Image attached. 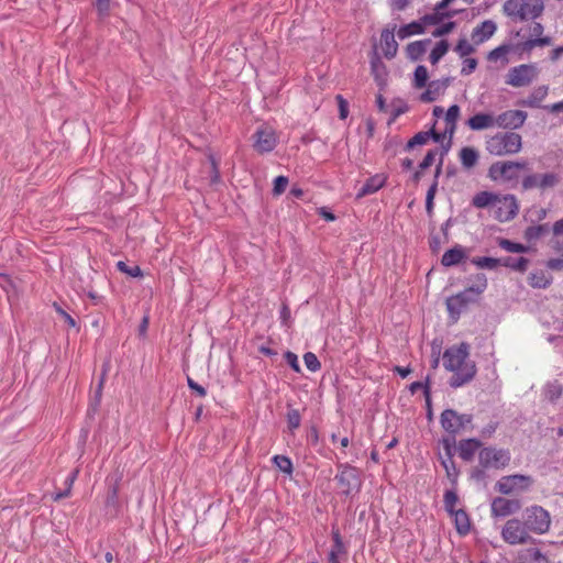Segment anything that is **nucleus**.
Returning a JSON list of instances; mask_svg holds the SVG:
<instances>
[{
  "instance_id": "f257e3e1",
  "label": "nucleus",
  "mask_w": 563,
  "mask_h": 563,
  "mask_svg": "<svg viewBox=\"0 0 563 563\" xmlns=\"http://www.w3.org/2000/svg\"><path fill=\"white\" fill-rule=\"evenodd\" d=\"M442 358L445 369L453 373L450 379L451 387H461L476 374L475 363L470 360V346L464 342L448 347Z\"/></svg>"
},
{
  "instance_id": "f03ea898",
  "label": "nucleus",
  "mask_w": 563,
  "mask_h": 563,
  "mask_svg": "<svg viewBox=\"0 0 563 563\" xmlns=\"http://www.w3.org/2000/svg\"><path fill=\"white\" fill-rule=\"evenodd\" d=\"M522 137L515 132H498L485 141V150L494 156L514 155L521 151Z\"/></svg>"
},
{
  "instance_id": "7ed1b4c3",
  "label": "nucleus",
  "mask_w": 563,
  "mask_h": 563,
  "mask_svg": "<svg viewBox=\"0 0 563 563\" xmlns=\"http://www.w3.org/2000/svg\"><path fill=\"white\" fill-rule=\"evenodd\" d=\"M486 286L487 280L483 276L478 285L471 286L446 299V309L453 321H456L460 318L461 313L475 300L476 296L481 295L485 290Z\"/></svg>"
},
{
  "instance_id": "20e7f679",
  "label": "nucleus",
  "mask_w": 563,
  "mask_h": 563,
  "mask_svg": "<svg viewBox=\"0 0 563 563\" xmlns=\"http://www.w3.org/2000/svg\"><path fill=\"white\" fill-rule=\"evenodd\" d=\"M460 114H461L460 107L457 104H452L444 113L443 130L440 132V131H437L435 129H432V139L435 142H443L446 137L449 139L448 147H445L444 151L441 152V157L448 152V150L451 145V140L455 133L456 123L460 118ZM441 167H442V159L440 161V163L437 167V176L440 174Z\"/></svg>"
},
{
  "instance_id": "39448f33",
  "label": "nucleus",
  "mask_w": 563,
  "mask_h": 563,
  "mask_svg": "<svg viewBox=\"0 0 563 563\" xmlns=\"http://www.w3.org/2000/svg\"><path fill=\"white\" fill-rule=\"evenodd\" d=\"M335 481L341 494L345 496L354 495L361 490L362 478L356 467L350 464H340Z\"/></svg>"
},
{
  "instance_id": "423d86ee",
  "label": "nucleus",
  "mask_w": 563,
  "mask_h": 563,
  "mask_svg": "<svg viewBox=\"0 0 563 563\" xmlns=\"http://www.w3.org/2000/svg\"><path fill=\"white\" fill-rule=\"evenodd\" d=\"M505 11L508 15L525 21L541 15L543 3L540 0H508L505 3Z\"/></svg>"
},
{
  "instance_id": "0eeeda50",
  "label": "nucleus",
  "mask_w": 563,
  "mask_h": 563,
  "mask_svg": "<svg viewBox=\"0 0 563 563\" xmlns=\"http://www.w3.org/2000/svg\"><path fill=\"white\" fill-rule=\"evenodd\" d=\"M538 74L536 65L521 64L508 70L505 82L515 88L526 87L538 77Z\"/></svg>"
},
{
  "instance_id": "6e6552de",
  "label": "nucleus",
  "mask_w": 563,
  "mask_h": 563,
  "mask_svg": "<svg viewBox=\"0 0 563 563\" xmlns=\"http://www.w3.org/2000/svg\"><path fill=\"white\" fill-rule=\"evenodd\" d=\"M479 465L483 468H505L510 462V453L504 449L484 448L478 453Z\"/></svg>"
},
{
  "instance_id": "1a4fd4ad",
  "label": "nucleus",
  "mask_w": 563,
  "mask_h": 563,
  "mask_svg": "<svg viewBox=\"0 0 563 563\" xmlns=\"http://www.w3.org/2000/svg\"><path fill=\"white\" fill-rule=\"evenodd\" d=\"M526 162H496L488 169V177L492 180H514L518 177V170L526 168Z\"/></svg>"
},
{
  "instance_id": "9d476101",
  "label": "nucleus",
  "mask_w": 563,
  "mask_h": 563,
  "mask_svg": "<svg viewBox=\"0 0 563 563\" xmlns=\"http://www.w3.org/2000/svg\"><path fill=\"white\" fill-rule=\"evenodd\" d=\"M277 143L276 130L268 124H262L253 134V148L260 154L272 152Z\"/></svg>"
},
{
  "instance_id": "9b49d317",
  "label": "nucleus",
  "mask_w": 563,
  "mask_h": 563,
  "mask_svg": "<svg viewBox=\"0 0 563 563\" xmlns=\"http://www.w3.org/2000/svg\"><path fill=\"white\" fill-rule=\"evenodd\" d=\"M518 210V201L514 195H498L492 212L499 222H507L517 216Z\"/></svg>"
},
{
  "instance_id": "f8f14e48",
  "label": "nucleus",
  "mask_w": 563,
  "mask_h": 563,
  "mask_svg": "<svg viewBox=\"0 0 563 563\" xmlns=\"http://www.w3.org/2000/svg\"><path fill=\"white\" fill-rule=\"evenodd\" d=\"M532 484V478L527 475L515 474L503 476L496 483V490L504 495L527 490Z\"/></svg>"
},
{
  "instance_id": "ddd939ff",
  "label": "nucleus",
  "mask_w": 563,
  "mask_h": 563,
  "mask_svg": "<svg viewBox=\"0 0 563 563\" xmlns=\"http://www.w3.org/2000/svg\"><path fill=\"white\" fill-rule=\"evenodd\" d=\"M525 525L533 532L544 533L550 527V516L542 507L532 506L526 510Z\"/></svg>"
},
{
  "instance_id": "4468645a",
  "label": "nucleus",
  "mask_w": 563,
  "mask_h": 563,
  "mask_svg": "<svg viewBox=\"0 0 563 563\" xmlns=\"http://www.w3.org/2000/svg\"><path fill=\"white\" fill-rule=\"evenodd\" d=\"M440 421L442 428L446 432L451 434H456L472 422V416L465 413L461 415L453 409H445L441 413Z\"/></svg>"
},
{
  "instance_id": "2eb2a0df",
  "label": "nucleus",
  "mask_w": 563,
  "mask_h": 563,
  "mask_svg": "<svg viewBox=\"0 0 563 563\" xmlns=\"http://www.w3.org/2000/svg\"><path fill=\"white\" fill-rule=\"evenodd\" d=\"M559 183L560 177L555 173L531 174L522 179V188L525 190L534 188L545 190L555 187Z\"/></svg>"
},
{
  "instance_id": "dca6fc26",
  "label": "nucleus",
  "mask_w": 563,
  "mask_h": 563,
  "mask_svg": "<svg viewBox=\"0 0 563 563\" xmlns=\"http://www.w3.org/2000/svg\"><path fill=\"white\" fill-rule=\"evenodd\" d=\"M503 539L509 544H520L528 538L527 527L518 519L508 520L501 531Z\"/></svg>"
},
{
  "instance_id": "f3484780",
  "label": "nucleus",
  "mask_w": 563,
  "mask_h": 563,
  "mask_svg": "<svg viewBox=\"0 0 563 563\" xmlns=\"http://www.w3.org/2000/svg\"><path fill=\"white\" fill-rule=\"evenodd\" d=\"M496 126L503 129H519L523 125L527 113L521 110H508L495 115Z\"/></svg>"
},
{
  "instance_id": "a211bd4d",
  "label": "nucleus",
  "mask_w": 563,
  "mask_h": 563,
  "mask_svg": "<svg viewBox=\"0 0 563 563\" xmlns=\"http://www.w3.org/2000/svg\"><path fill=\"white\" fill-rule=\"evenodd\" d=\"M521 508V504L517 499H507L504 497H496L490 505L492 516L507 517Z\"/></svg>"
},
{
  "instance_id": "6ab92c4d",
  "label": "nucleus",
  "mask_w": 563,
  "mask_h": 563,
  "mask_svg": "<svg viewBox=\"0 0 563 563\" xmlns=\"http://www.w3.org/2000/svg\"><path fill=\"white\" fill-rule=\"evenodd\" d=\"M395 26L384 29L380 33V47L386 58L391 59L397 55L398 43L395 40Z\"/></svg>"
},
{
  "instance_id": "aec40b11",
  "label": "nucleus",
  "mask_w": 563,
  "mask_h": 563,
  "mask_svg": "<svg viewBox=\"0 0 563 563\" xmlns=\"http://www.w3.org/2000/svg\"><path fill=\"white\" fill-rule=\"evenodd\" d=\"M466 125L473 131H482L496 128V119L493 113L479 112L466 121Z\"/></svg>"
},
{
  "instance_id": "412c9836",
  "label": "nucleus",
  "mask_w": 563,
  "mask_h": 563,
  "mask_svg": "<svg viewBox=\"0 0 563 563\" xmlns=\"http://www.w3.org/2000/svg\"><path fill=\"white\" fill-rule=\"evenodd\" d=\"M496 30V23L492 20H486L473 29L471 36L473 42L478 45L489 40Z\"/></svg>"
},
{
  "instance_id": "4be33fe9",
  "label": "nucleus",
  "mask_w": 563,
  "mask_h": 563,
  "mask_svg": "<svg viewBox=\"0 0 563 563\" xmlns=\"http://www.w3.org/2000/svg\"><path fill=\"white\" fill-rule=\"evenodd\" d=\"M387 176L384 174H376L369 177L357 192V198L375 194L386 184Z\"/></svg>"
},
{
  "instance_id": "5701e85b",
  "label": "nucleus",
  "mask_w": 563,
  "mask_h": 563,
  "mask_svg": "<svg viewBox=\"0 0 563 563\" xmlns=\"http://www.w3.org/2000/svg\"><path fill=\"white\" fill-rule=\"evenodd\" d=\"M514 51V46L509 44L500 45L487 54V60L499 64V68H504L509 64V54Z\"/></svg>"
},
{
  "instance_id": "b1692460",
  "label": "nucleus",
  "mask_w": 563,
  "mask_h": 563,
  "mask_svg": "<svg viewBox=\"0 0 563 563\" xmlns=\"http://www.w3.org/2000/svg\"><path fill=\"white\" fill-rule=\"evenodd\" d=\"M446 84L440 80H433L427 85V89L421 93L420 100L422 102H432L444 93Z\"/></svg>"
},
{
  "instance_id": "393cba45",
  "label": "nucleus",
  "mask_w": 563,
  "mask_h": 563,
  "mask_svg": "<svg viewBox=\"0 0 563 563\" xmlns=\"http://www.w3.org/2000/svg\"><path fill=\"white\" fill-rule=\"evenodd\" d=\"M518 563H549V561L538 548H528L519 552Z\"/></svg>"
},
{
  "instance_id": "a878e982",
  "label": "nucleus",
  "mask_w": 563,
  "mask_h": 563,
  "mask_svg": "<svg viewBox=\"0 0 563 563\" xmlns=\"http://www.w3.org/2000/svg\"><path fill=\"white\" fill-rule=\"evenodd\" d=\"M482 446L479 440L466 439L462 440L459 444V455L464 461H471L476 451Z\"/></svg>"
},
{
  "instance_id": "bb28decb",
  "label": "nucleus",
  "mask_w": 563,
  "mask_h": 563,
  "mask_svg": "<svg viewBox=\"0 0 563 563\" xmlns=\"http://www.w3.org/2000/svg\"><path fill=\"white\" fill-rule=\"evenodd\" d=\"M465 258L464 249L460 245L448 250L441 258V263L444 266H453L461 263Z\"/></svg>"
},
{
  "instance_id": "cd10ccee",
  "label": "nucleus",
  "mask_w": 563,
  "mask_h": 563,
  "mask_svg": "<svg viewBox=\"0 0 563 563\" xmlns=\"http://www.w3.org/2000/svg\"><path fill=\"white\" fill-rule=\"evenodd\" d=\"M459 157L462 166L466 169H471L477 164L479 155L474 147L465 146L461 148Z\"/></svg>"
},
{
  "instance_id": "c85d7f7f",
  "label": "nucleus",
  "mask_w": 563,
  "mask_h": 563,
  "mask_svg": "<svg viewBox=\"0 0 563 563\" xmlns=\"http://www.w3.org/2000/svg\"><path fill=\"white\" fill-rule=\"evenodd\" d=\"M454 519V525L456 531L461 536H466L471 530V521L468 515L463 509H457V511L450 515Z\"/></svg>"
},
{
  "instance_id": "c756f323",
  "label": "nucleus",
  "mask_w": 563,
  "mask_h": 563,
  "mask_svg": "<svg viewBox=\"0 0 563 563\" xmlns=\"http://www.w3.org/2000/svg\"><path fill=\"white\" fill-rule=\"evenodd\" d=\"M430 43V40L424 41H415L409 43L406 46V55L411 60L420 59L427 51V45Z\"/></svg>"
},
{
  "instance_id": "7c9ffc66",
  "label": "nucleus",
  "mask_w": 563,
  "mask_h": 563,
  "mask_svg": "<svg viewBox=\"0 0 563 563\" xmlns=\"http://www.w3.org/2000/svg\"><path fill=\"white\" fill-rule=\"evenodd\" d=\"M424 33V27L422 25L421 20L420 21H412L408 24H405L400 26L397 31V36L400 40H405L407 37H410L412 35H420Z\"/></svg>"
},
{
  "instance_id": "2f4dec72",
  "label": "nucleus",
  "mask_w": 563,
  "mask_h": 563,
  "mask_svg": "<svg viewBox=\"0 0 563 563\" xmlns=\"http://www.w3.org/2000/svg\"><path fill=\"white\" fill-rule=\"evenodd\" d=\"M497 196L490 191H481L473 197L472 203L479 209L490 208L493 210Z\"/></svg>"
},
{
  "instance_id": "473e14b6",
  "label": "nucleus",
  "mask_w": 563,
  "mask_h": 563,
  "mask_svg": "<svg viewBox=\"0 0 563 563\" xmlns=\"http://www.w3.org/2000/svg\"><path fill=\"white\" fill-rule=\"evenodd\" d=\"M529 285L533 288H545L551 283V277L542 269L533 271L528 277Z\"/></svg>"
},
{
  "instance_id": "72a5a7b5",
  "label": "nucleus",
  "mask_w": 563,
  "mask_h": 563,
  "mask_svg": "<svg viewBox=\"0 0 563 563\" xmlns=\"http://www.w3.org/2000/svg\"><path fill=\"white\" fill-rule=\"evenodd\" d=\"M501 266L511 268L516 272H525L528 268L529 260L526 257L512 258V257H504L501 258Z\"/></svg>"
},
{
  "instance_id": "f704fd0d",
  "label": "nucleus",
  "mask_w": 563,
  "mask_h": 563,
  "mask_svg": "<svg viewBox=\"0 0 563 563\" xmlns=\"http://www.w3.org/2000/svg\"><path fill=\"white\" fill-rule=\"evenodd\" d=\"M448 51H449L448 41L442 40V41L438 42L429 55L430 63L432 65H435L437 63H439V60L448 53Z\"/></svg>"
},
{
  "instance_id": "c9c22d12",
  "label": "nucleus",
  "mask_w": 563,
  "mask_h": 563,
  "mask_svg": "<svg viewBox=\"0 0 563 563\" xmlns=\"http://www.w3.org/2000/svg\"><path fill=\"white\" fill-rule=\"evenodd\" d=\"M450 16H452L451 12H438V11L433 10L432 13L424 14L421 18V22H422V25L424 27L426 25L439 24L443 19L450 18Z\"/></svg>"
},
{
  "instance_id": "e433bc0d",
  "label": "nucleus",
  "mask_w": 563,
  "mask_h": 563,
  "mask_svg": "<svg viewBox=\"0 0 563 563\" xmlns=\"http://www.w3.org/2000/svg\"><path fill=\"white\" fill-rule=\"evenodd\" d=\"M273 461H274V464L276 465V467L280 472H283L285 474H288V475L292 474L294 466H292L291 460L288 456H286V455H275Z\"/></svg>"
},
{
  "instance_id": "4c0bfd02",
  "label": "nucleus",
  "mask_w": 563,
  "mask_h": 563,
  "mask_svg": "<svg viewBox=\"0 0 563 563\" xmlns=\"http://www.w3.org/2000/svg\"><path fill=\"white\" fill-rule=\"evenodd\" d=\"M347 560L346 548H331L328 554L329 563H344Z\"/></svg>"
},
{
  "instance_id": "58836bf2",
  "label": "nucleus",
  "mask_w": 563,
  "mask_h": 563,
  "mask_svg": "<svg viewBox=\"0 0 563 563\" xmlns=\"http://www.w3.org/2000/svg\"><path fill=\"white\" fill-rule=\"evenodd\" d=\"M498 245L510 253H525L528 250L523 244L516 243L507 239H499Z\"/></svg>"
},
{
  "instance_id": "ea45409f",
  "label": "nucleus",
  "mask_w": 563,
  "mask_h": 563,
  "mask_svg": "<svg viewBox=\"0 0 563 563\" xmlns=\"http://www.w3.org/2000/svg\"><path fill=\"white\" fill-rule=\"evenodd\" d=\"M473 263L479 268L495 269L501 264V258L483 256L474 258Z\"/></svg>"
},
{
  "instance_id": "a19ab883",
  "label": "nucleus",
  "mask_w": 563,
  "mask_h": 563,
  "mask_svg": "<svg viewBox=\"0 0 563 563\" xmlns=\"http://www.w3.org/2000/svg\"><path fill=\"white\" fill-rule=\"evenodd\" d=\"M429 79L428 69L420 65L415 70L413 85L416 88H422L427 86V81Z\"/></svg>"
},
{
  "instance_id": "79ce46f5",
  "label": "nucleus",
  "mask_w": 563,
  "mask_h": 563,
  "mask_svg": "<svg viewBox=\"0 0 563 563\" xmlns=\"http://www.w3.org/2000/svg\"><path fill=\"white\" fill-rule=\"evenodd\" d=\"M286 419L289 430L294 431L300 427L301 415L298 409H288Z\"/></svg>"
},
{
  "instance_id": "37998d69",
  "label": "nucleus",
  "mask_w": 563,
  "mask_h": 563,
  "mask_svg": "<svg viewBox=\"0 0 563 563\" xmlns=\"http://www.w3.org/2000/svg\"><path fill=\"white\" fill-rule=\"evenodd\" d=\"M430 137H432V130L430 132H419L408 141L407 148L410 150L417 145H423Z\"/></svg>"
},
{
  "instance_id": "c03bdc74",
  "label": "nucleus",
  "mask_w": 563,
  "mask_h": 563,
  "mask_svg": "<svg viewBox=\"0 0 563 563\" xmlns=\"http://www.w3.org/2000/svg\"><path fill=\"white\" fill-rule=\"evenodd\" d=\"M455 52L460 55V57H466L475 52V47L466 40H459Z\"/></svg>"
},
{
  "instance_id": "a18cd8bd",
  "label": "nucleus",
  "mask_w": 563,
  "mask_h": 563,
  "mask_svg": "<svg viewBox=\"0 0 563 563\" xmlns=\"http://www.w3.org/2000/svg\"><path fill=\"white\" fill-rule=\"evenodd\" d=\"M457 501H459V498H457V495L452 492V490H448L445 492L444 494V507H445V510L451 515L455 511H457V509H455L456 505H457Z\"/></svg>"
},
{
  "instance_id": "49530a36",
  "label": "nucleus",
  "mask_w": 563,
  "mask_h": 563,
  "mask_svg": "<svg viewBox=\"0 0 563 563\" xmlns=\"http://www.w3.org/2000/svg\"><path fill=\"white\" fill-rule=\"evenodd\" d=\"M303 362H305V365L306 367L310 371V372H317L320 369L321 367V363L319 362L318 357L316 356L314 353L312 352H307L305 355H303Z\"/></svg>"
},
{
  "instance_id": "de8ad7c7",
  "label": "nucleus",
  "mask_w": 563,
  "mask_h": 563,
  "mask_svg": "<svg viewBox=\"0 0 563 563\" xmlns=\"http://www.w3.org/2000/svg\"><path fill=\"white\" fill-rule=\"evenodd\" d=\"M419 389H423L426 400H427V402H429V400H430V379H429V377L427 378V380L424 383L423 382H413L410 385V390L412 394H415Z\"/></svg>"
},
{
  "instance_id": "09e8293b",
  "label": "nucleus",
  "mask_w": 563,
  "mask_h": 563,
  "mask_svg": "<svg viewBox=\"0 0 563 563\" xmlns=\"http://www.w3.org/2000/svg\"><path fill=\"white\" fill-rule=\"evenodd\" d=\"M120 272L125 273L132 277H141L143 275L142 269L139 266L129 267L124 262L120 261L117 264Z\"/></svg>"
},
{
  "instance_id": "8fccbe9b",
  "label": "nucleus",
  "mask_w": 563,
  "mask_h": 563,
  "mask_svg": "<svg viewBox=\"0 0 563 563\" xmlns=\"http://www.w3.org/2000/svg\"><path fill=\"white\" fill-rule=\"evenodd\" d=\"M288 183L289 181L286 176H277L274 180L273 194L275 196L282 195L286 190Z\"/></svg>"
},
{
  "instance_id": "3c124183",
  "label": "nucleus",
  "mask_w": 563,
  "mask_h": 563,
  "mask_svg": "<svg viewBox=\"0 0 563 563\" xmlns=\"http://www.w3.org/2000/svg\"><path fill=\"white\" fill-rule=\"evenodd\" d=\"M438 154H439V151L437 148L428 151V153L423 157L422 162L420 163L419 168L421 170H423V169L430 167L434 163L435 156Z\"/></svg>"
},
{
  "instance_id": "603ef678",
  "label": "nucleus",
  "mask_w": 563,
  "mask_h": 563,
  "mask_svg": "<svg viewBox=\"0 0 563 563\" xmlns=\"http://www.w3.org/2000/svg\"><path fill=\"white\" fill-rule=\"evenodd\" d=\"M543 231H544L543 225H533V227L527 228L525 235L528 240H537L541 236Z\"/></svg>"
},
{
  "instance_id": "864d4df0",
  "label": "nucleus",
  "mask_w": 563,
  "mask_h": 563,
  "mask_svg": "<svg viewBox=\"0 0 563 563\" xmlns=\"http://www.w3.org/2000/svg\"><path fill=\"white\" fill-rule=\"evenodd\" d=\"M476 67H477V60L475 58H465L463 60L461 74L470 75L476 69Z\"/></svg>"
},
{
  "instance_id": "5fc2aeb1",
  "label": "nucleus",
  "mask_w": 563,
  "mask_h": 563,
  "mask_svg": "<svg viewBox=\"0 0 563 563\" xmlns=\"http://www.w3.org/2000/svg\"><path fill=\"white\" fill-rule=\"evenodd\" d=\"M336 101L339 106V117L344 120L349 114V103L341 95L336 96Z\"/></svg>"
},
{
  "instance_id": "6e6d98bb",
  "label": "nucleus",
  "mask_w": 563,
  "mask_h": 563,
  "mask_svg": "<svg viewBox=\"0 0 563 563\" xmlns=\"http://www.w3.org/2000/svg\"><path fill=\"white\" fill-rule=\"evenodd\" d=\"M454 27H455V23L454 22L444 23L441 26H439L438 29H435L432 32V35L434 37L443 36L445 34H449L450 32H452Z\"/></svg>"
},
{
  "instance_id": "4d7b16f0",
  "label": "nucleus",
  "mask_w": 563,
  "mask_h": 563,
  "mask_svg": "<svg viewBox=\"0 0 563 563\" xmlns=\"http://www.w3.org/2000/svg\"><path fill=\"white\" fill-rule=\"evenodd\" d=\"M285 360L287 362V364L297 373L300 372V366H299V362H298V357L295 353L290 352V351H287L285 353Z\"/></svg>"
},
{
  "instance_id": "13d9d810",
  "label": "nucleus",
  "mask_w": 563,
  "mask_h": 563,
  "mask_svg": "<svg viewBox=\"0 0 563 563\" xmlns=\"http://www.w3.org/2000/svg\"><path fill=\"white\" fill-rule=\"evenodd\" d=\"M188 387L195 391L199 397H205L207 395V390L205 387L196 383L190 376H187Z\"/></svg>"
},
{
  "instance_id": "bf43d9fd",
  "label": "nucleus",
  "mask_w": 563,
  "mask_h": 563,
  "mask_svg": "<svg viewBox=\"0 0 563 563\" xmlns=\"http://www.w3.org/2000/svg\"><path fill=\"white\" fill-rule=\"evenodd\" d=\"M437 186H438L437 181L433 183V185L429 188V190L427 192L426 207H427L428 211H431V209L433 207V199L435 196Z\"/></svg>"
},
{
  "instance_id": "052dcab7",
  "label": "nucleus",
  "mask_w": 563,
  "mask_h": 563,
  "mask_svg": "<svg viewBox=\"0 0 563 563\" xmlns=\"http://www.w3.org/2000/svg\"><path fill=\"white\" fill-rule=\"evenodd\" d=\"M551 44V38L548 36L530 40L526 43V46L532 48L534 46H545Z\"/></svg>"
},
{
  "instance_id": "680f3d73",
  "label": "nucleus",
  "mask_w": 563,
  "mask_h": 563,
  "mask_svg": "<svg viewBox=\"0 0 563 563\" xmlns=\"http://www.w3.org/2000/svg\"><path fill=\"white\" fill-rule=\"evenodd\" d=\"M331 536L333 541L331 548H346L338 529H333Z\"/></svg>"
},
{
  "instance_id": "e2e57ef3",
  "label": "nucleus",
  "mask_w": 563,
  "mask_h": 563,
  "mask_svg": "<svg viewBox=\"0 0 563 563\" xmlns=\"http://www.w3.org/2000/svg\"><path fill=\"white\" fill-rule=\"evenodd\" d=\"M110 0H96V7L100 15H104L109 11Z\"/></svg>"
},
{
  "instance_id": "0e129e2a",
  "label": "nucleus",
  "mask_w": 563,
  "mask_h": 563,
  "mask_svg": "<svg viewBox=\"0 0 563 563\" xmlns=\"http://www.w3.org/2000/svg\"><path fill=\"white\" fill-rule=\"evenodd\" d=\"M410 0H390V5L394 10L402 11L407 8Z\"/></svg>"
},
{
  "instance_id": "69168bd1",
  "label": "nucleus",
  "mask_w": 563,
  "mask_h": 563,
  "mask_svg": "<svg viewBox=\"0 0 563 563\" xmlns=\"http://www.w3.org/2000/svg\"><path fill=\"white\" fill-rule=\"evenodd\" d=\"M78 470H74L66 478L65 486L69 487V490L71 492L73 485L78 476Z\"/></svg>"
},
{
  "instance_id": "338daca9",
  "label": "nucleus",
  "mask_w": 563,
  "mask_h": 563,
  "mask_svg": "<svg viewBox=\"0 0 563 563\" xmlns=\"http://www.w3.org/2000/svg\"><path fill=\"white\" fill-rule=\"evenodd\" d=\"M563 55V46H559L551 52L550 59L555 63Z\"/></svg>"
},
{
  "instance_id": "774afa93",
  "label": "nucleus",
  "mask_w": 563,
  "mask_h": 563,
  "mask_svg": "<svg viewBox=\"0 0 563 563\" xmlns=\"http://www.w3.org/2000/svg\"><path fill=\"white\" fill-rule=\"evenodd\" d=\"M319 214L325 220V221H334L335 220V216L328 211L325 208H321L319 210Z\"/></svg>"
}]
</instances>
